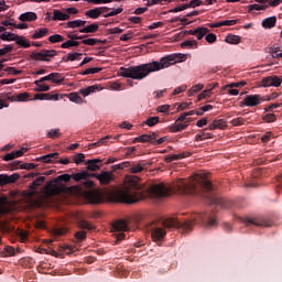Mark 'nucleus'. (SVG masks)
Returning a JSON list of instances; mask_svg holds the SVG:
<instances>
[{"label":"nucleus","mask_w":282,"mask_h":282,"mask_svg":"<svg viewBox=\"0 0 282 282\" xmlns=\"http://www.w3.org/2000/svg\"><path fill=\"white\" fill-rule=\"evenodd\" d=\"M173 191L181 193V195H202L205 191L203 197L208 199L209 204H216L220 208H232L234 205L232 200L221 198L213 192V183L204 174H196L188 181L180 178L175 182Z\"/></svg>","instance_id":"f257e3e1"},{"label":"nucleus","mask_w":282,"mask_h":282,"mask_svg":"<svg viewBox=\"0 0 282 282\" xmlns=\"http://www.w3.org/2000/svg\"><path fill=\"white\" fill-rule=\"evenodd\" d=\"M177 59L173 55L162 57L160 62L153 61L151 63L141 64L138 66H130L128 68H120V76L123 78H131L132 80H144L149 74L153 72H160V69H166L171 65H175Z\"/></svg>","instance_id":"f03ea898"},{"label":"nucleus","mask_w":282,"mask_h":282,"mask_svg":"<svg viewBox=\"0 0 282 282\" xmlns=\"http://www.w3.org/2000/svg\"><path fill=\"white\" fill-rule=\"evenodd\" d=\"M93 177H96V180H98L101 185H107L113 182V176L111 175V172H101L100 174H94L88 172L87 180H85V182L82 183L80 187H78L79 195H82V197H84L86 202H89V204H102V193H100L98 189H85L94 188L95 184L94 181H91Z\"/></svg>","instance_id":"7ed1b4c3"},{"label":"nucleus","mask_w":282,"mask_h":282,"mask_svg":"<svg viewBox=\"0 0 282 282\" xmlns=\"http://www.w3.org/2000/svg\"><path fill=\"white\" fill-rule=\"evenodd\" d=\"M142 186L140 185V177L128 176L126 177L122 188L112 194L113 202L121 204H138L140 199H144L142 195Z\"/></svg>","instance_id":"20e7f679"},{"label":"nucleus","mask_w":282,"mask_h":282,"mask_svg":"<svg viewBox=\"0 0 282 282\" xmlns=\"http://www.w3.org/2000/svg\"><path fill=\"white\" fill-rule=\"evenodd\" d=\"M195 224H203L207 228H213L217 226V218L210 216L209 214H195L193 220L182 221L180 218L173 216L163 220V226L165 228H177L181 232H191Z\"/></svg>","instance_id":"39448f33"},{"label":"nucleus","mask_w":282,"mask_h":282,"mask_svg":"<svg viewBox=\"0 0 282 282\" xmlns=\"http://www.w3.org/2000/svg\"><path fill=\"white\" fill-rule=\"evenodd\" d=\"M89 177V172L82 171L75 174H63L57 176L54 181H51L45 186V195L46 197H54V195H61V193H65L67 187L65 185H59L58 182H70V180H75V182H85Z\"/></svg>","instance_id":"423d86ee"},{"label":"nucleus","mask_w":282,"mask_h":282,"mask_svg":"<svg viewBox=\"0 0 282 282\" xmlns=\"http://www.w3.org/2000/svg\"><path fill=\"white\" fill-rule=\"evenodd\" d=\"M172 189L166 187L163 184H159V185H152L149 191H148V195H150V197H169V195H171Z\"/></svg>","instance_id":"0eeeda50"},{"label":"nucleus","mask_w":282,"mask_h":282,"mask_svg":"<svg viewBox=\"0 0 282 282\" xmlns=\"http://www.w3.org/2000/svg\"><path fill=\"white\" fill-rule=\"evenodd\" d=\"M54 56H56V52L54 50H42L31 54V58L33 61H43L45 63H50Z\"/></svg>","instance_id":"6e6552de"},{"label":"nucleus","mask_w":282,"mask_h":282,"mask_svg":"<svg viewBox=\"0 0 282 282\" xmlns=\"http://www.w3.org/2000/svg\"><path fill=\"white\" fill-rule=\"evenodd\" d=\"M264 100L261 95H248L240 102V107H259Z\"/></svg>","instance_id":"1a4fd4ad"},{"label":"nucleus","mask_w":282,"mask_h":282,"mask_svg":"<svg viewBox=\"0 0 282 282\" xmlns=\"http://www.w3.org/2000/svg\"><path fill=\"white\" fill-rule=\"evenodd\" d=\"M245 226H258L259 228H270L272 221L265 218H245Z\"/></svg>","instance_id":"9d476101"},{"label":"nucleus","mask_w":282,"mask_h":282,"mask_svg":"<svg viewBox=\"0 0 282 282\" xmlns=\"http://www.w3.org/2000/svg\"><path fill=\"white\" fill-rule=\"evenodd\" d=\"M282 85V78L273 75L263 77L261 80V87H279Z\"/></svg>","instance_id":"9b49d317"},{"label":"nucleus","mask_w":282,"mask_h":282,"mask_svg":"<svg viewBox=\"0 0 282 282\" xmlns=\"http://www.w3.org/2000/svg\"><path fill=\"white\" fill-rule=\"evenodd\" d=\"M183 34H189L192 36H215V34L210 33L208 31V28L206 26H200L194 30L184 31Z\"/></svg>","instance_id":"f8f14e48"},{"label":"nucleus","mask_w":282,"mask_h":282,"mask_svg":"<svg viewBox=\"0 0 282 282\" xmlns=\"http://www.w3.org/2000/svg\"><path fill=\"white\" fill-rule=\"evenodd\" d=\"M2 41H15V44H18L19 47L28 48L30 47V41H28L23 36H15V37H8V36H0V43Z\"/></svg>","instance_id":"ddd939ff"},{"label":"nucleus","mask_w":282,"mask_h":282,"mask_svg":"<svg viewBox=\"0 0 282 282\" xmlns=\"http://www.w3.org/2000/svg\"><path fill=\"white\" fill-rule=\"evenodd\" d=\"M63 99V95L52 93H41L34 95V100H61Z\"/></svg>","instance_id":"4468645a"},{"label":"nucleus","mask_w":282,"mask_h":282,"mask_svg":"<svg viewBox=\"0 0 282 282\" xmlns=\"http://www.w3.org/2000/svg\"><path fill=\"white\" fill-rule=\"evenodd\" d=\"M147 166H149V163H144L143 161H140L138 163L130 162V166L128 171L129 173H132V175H135L138 173H142V171H144Z\"/></svg>","instance_id":"2eb2a0df"},{"label":"nucleus","mask_w":282,"mask_h":282,"mask_svg":"<svg viewBox=\"0 0 282 282\" xmlns=\"http://www.w3.org/2000/svg\"><path fill=\"white\" fill-rule=\"evenodd\" d=\"M44 183H45V176H40L36 180H34L32 184L29 186L30 188L29 196L34 197V195H36V189L39 188V186H42Z\"/></svg>","instance_id":"dca6fc26"},{"label":"nucleus","mask_w":282,"mask_h":282,"mask_svg":"<svg viewBox=\"0 0 282 282\" xmlns=\"http://www.w3.org/2000/svg\"><path fill=\"white\" fill-rule=\"evenodd\" d=\"M150 230L153 241H162L166 237V230L163 228L152 227Z\"/></svg>","instance_id":"f3484780"},{"label":"nucleus","mask_w":282,"mask_h":282,"mask_svg":"<svg viewBox=\"0 0 282 282\" xmlns=\"http://www.w3.org/2000/svg\"><path fill=\"white\" fill-rule=\"evenodd\" d=\"M19 177H21V176L17 173H14L12 175L0 174V185L3 186L6 184H14V182H17V180H19Z\"/></svg>","instance_id":"a211bd4d"},{"label":"nucleus","mask_w":282,"mask_h":282,"mask_svg":"<svg viewBox=\"0 0 282 282\" xmlns=\"http://www.w3.org/2000/svg\"><path fill=\"white\" fill-rule=\"evenodd\" d=\"M112 230H115V232H127L129 225L126 220H117L112 224Z\"/></svg>","instance_id":"6ab92c4d"},{"label":"nucleus","mask_w":282,"mask_h":282,"mask_svg":"<svg viewBox=\"0 0 282 282\" xmlns=\"http://www.w3.org/2000/svg\"><path fill=\"white\" fill-rule=\"evenodd\" d=\"M83 39H85V36H70V40L64 42L62 44V47L64 50H67L69 47H76V46L80 45V43L78 41H80Z\"/></svg>","instance_id":"aec40b11"},{"label":"nucleus","mask_w":282,"mask_h":282,"mask_svg":"<svg viewBox=\"0 0 282 282\" xmlns=\"http://www.w3.org/2000/svg\"><path fill=\"white\" fill-rule=\"evenodd\" d=\"M261 26L264 30H272V28L276 26V17L272 15V17L263 19L261 22Z\"/></svg>","instance_id":"412c9836"},{"label":"nucleus","mask_w":282,"mask_h":282,"mask_svg":"<svg viewBox=\"0 0 282 282\" xmlns=\"http://www.w3.org/2000/svg\"><path fill=\"white\" fill-rule=\"evenodd\" d=\"M102 10H109V8L107 7H101V8H95V9H90L88 11H86V17H88V19H98V17H100V14H102Z\"/></svg>","instance_id":"4be33fe9"},{"label":"nucleus","mask_w":282,"mask_h":282,"mask_svg":"<svg viewBox=\"0 0 282 282\" xmlns=\"http://www.w3.org/2000/svg\"><path fill=\"white\" fill-rule=\"evenodd\" d=\"M228 127V124L226 123V120L224 119H218V120H214L208 129L209 131H215V129H226Z\"/></svg>","instance_id":"5701e85b"},{"label":"nucleus","mask_w":282,"mask_h":282,"mask_svg":"<svg viewBox=\"0 0 282 282\" xmlns=\"http://www.w3.org/2000/svg\"><path fill=\"white\" fill-rule=\"evenodd\" d=\"M36 19H37L36 13L32 11L24 12L19 17V21H23V23H25V21H36Z\"/></svg>","instance_id":"b1692460"},{"label":"nucleus","mask_w":282,"mask_h":282,"mask_svg":"<svg viewBox=\"0 0 282 282\" xmlns=\"http://www.w3.org/2000/svg\"><path fill=\"white\" fill-rule=\"evenodd\" d=\"M100 162L99 159L88 160L86 162L87 171H100V165H98Z\"/></svg>","instance_id":"393cba45"},{"label":"nucleus","mask_w":282,"mask_h":282,"mask_svg":"<svg viewBox=\"0 0 282 282\" xmlns=\"http://www.w3.org/2000/svg\"><path fill=\"white\" fill-rule=\"evenodd\" d=\"M69 19V13H64L61 10L53 11V21H67Z\"/></svg>","instance_id":"a878e982"},{"label":"nucleus","mask_w":282,"mask_h":282,"mask_svg":"<svg viewBox=\"0 0 282 282\" xmlns=\"http://www.w3.org/2000/svg\"><path fill=\"white\" fill-rule=\"evenodd\" d=\"M77 226L78 228H82V230H94V225H91L89 221L83 219V218H79L77 220Z\"/></svg>","instance_id":"bb28decb"},{"label":"nucleus","mask_w":282,"mask_h":282,"mask_svg":"<svg viewBox=\"0 0 282 282\" xmlns=\"http://www.w3.org/2000/svg\"><path fill=\"white\" fill-rule=\"evenodd\" d=\"M111 139L110 135H106L101 139H99L97 142L95 143H90L88 145V149H96L97 147H105V144H107V142Z\"/></svg>","instance_id":"cd10ccee"},{"label":"nucleus","mask_w":282,"mask_h":282,"mask_svg":"<svg viewBox=\"0 0 282 282\" xmlns=\"http://www.w3.org/2000/svg\"><path fill=\"white\" fill-rule=\"evenodd\" d=\"M96 91H98V86L93 85V86H88L86 88H82L79 90V94H82V96L87 97L90 94H96Z\"/></svg>","instance_id":"c85d7f7f"},{"label":"nucleus","mask_w":282,"mask_h":282,"mask_svg":"<svg viewBox=\"0 0 282 282\" xmlns=\"http://www.w3.org/2000/svg\"><path fill=\"white\" fill-rule=\"evenodd\" d=\"M188 154L186 153H180V154H170L165 158V162L171 163V162H175L177 160H184V158H187Z\"/></svg>","instance_id":"c756f323"},{"label":"nucleus","mask_w":282,"mask_h":282,"mask_svg":"<svg viewBox=\"0 0 282 282\" xmlns=\"http://www.w3.org/2000/svg\"><path fill=\"white\" fill-rule=\"evenodd\" d=\"M84 45H107V40L88 39L82 41Z\"/></svg>","instance_id":"7c9ffc66"},{"label":"nucleus","mask_w":282,"mask_h":282,"mask_svg":"<svg viewBox=\"0 0 282 282\" xmlns=\"http://www.w3.org/2000/svg\"><path fill=\"white\" fill-rule=\"evenodd\" d=\"M82 34H91L98 32V24L93 23L79 30Z\"/></svg>","instance_id":"2f4dec72"},{"label":"nucleus","mask_w":282,"mask_h":282,"mask_svg":"<svg viewBox=\"0 0 282 282\" xmlns=\"http://www.w3.org/2000/svg\"><path fill=\"white\" fill-rule=\"evenodd\" d=\"M63 98H69L70 102H76V105H80L83 102V97L78 96V93H70L69 95H62Z\"/></svg>","instance_id":"473e14b6"},{"label":"nucleus","mask_w":282,"mask_h":282,"mask_svg":"<svg viewBox=\"0 0 282 282\" xmlns=\"http://www.w3.org/2000/svg\"><path fill=\"white\" fill-rule=\"evenodd\" d=\"M235 23H237V20H223V21L212 24L210 28H221L224 25L230 26V25H235Z\"/></svg>","instance_id":"72a5a7b5"},{"label":"nucleus","mask_w":282,"mask_h":282,"mask_svg":"<svg viewBox=\"0 0 282 282\" xmlns=\"http://www.w3.org/2000/svg\"><path fill=\"white\" fill-rule=\"evenodd\" d=\"M129 166H131V161H124L122 163L112 165L111 169L112 171H124V169H128L129 171Z\"/></svg>","instance_id":"f704fd0d"},{"label":"nucleus","mask_w":282,"mask_h":282,"mask_svg":"<svg viewBox=\"0 0 282 282\" xmlns=\"http://www.w3.org/2000/svg\"><path fill=\"white\" fill-rule=\"evenodd\" d=\"M51 83H54L55 85H61V83L65 82V77L61 75V73H51Z\"/></svg>","instance_id":"c9c22d12"},{"label":"nucleus","mask_w":282,"mask_h":282,"mask_svg":"<svg viewBox=\"0 0 282 282\" xmlns=\"http://www.w3.org/2000/svg\"><path fill=\"white\" fill-rule=\"evenodd\" d=\"M247 83L241 80V82H238V83H230L226 86H223L221 87V91H226V89H235V88H238V87H245Z\"/></svg>","instance_id":"e433bc0d"},{"label":"nucleus","mask_w":282,"mask_h":282,"mask_svg":"<svg viewBox=\"0 0 282 282\" xmlns=\"http://www.w3.org/2000/svg\"><path fill=\"white\" fill-rule=\"evenodd\" d=\"M265 10H268V4H249L248 6V12L265 11Z\"/></svg>","instance_id":"4c0bfd02"},{"label":"nucleus","mask_w":282,"mask_h":282,"mask_svg":"<svg viewBox=\"0 0 282 282\" xmlns=\"http://www.w3.org/2000/svg\"><path fill=\"white\" fill-rule=\"evenodd\" d=\"M181 47L195 50L197 47V42L195 40H186L185 42L181 43Z\"/></svg>","instance_id":"58836bf2"},{"label":"nucleus","mask_w":282,"mask_h":282,"mask_svg":"<svg viewBox=\"0 0 282 282\" xmlns=\"http://www.w3.org/2000/svg\"><path fill=\"white\" fill-rule=\"evenodd\" d=\"M13 166H14V169H18V166H20L21 169H24L25 171H32V169H36V165L34 163L21 164L20 162H14Z\"/></svg>","instance_id":"ea45409f"},{"label":"nucleus","mask_w":282,"mask_h":282,"mask_svg":"<svg viewBox=\"0 0 282 282\" xmlns=\"http://www.w3.org/2000/svg\"><path fill=\"white\" fill-rule=\"evenodd\" d=\"M87 23V21L85 20H73L67 22V28H83V25H85Z\"/></svg>","instance_id":"a19ab883"},{"label":"nucleus","mask_w":282,"mask_h":282,"mask_svg":"<svg viewBox=\"0 0 282 282\" xmlns=\"http://www.w3.org/2000/svg\"><path fill=\"white\" fill-rule=\"evenodd\" d=\"M80 58H83V53H68L66 56V59L63 58V61H80Z\"/></svg>","instance_id":"79ce46f5"},{"label":"nucleus","mask_w":282,"mask_h":282,"mask_svg":"<svg viewBox=\"0 0 282 282\" xmlns=\"http://www.w3.org/2000/svg\"><path fill=\"white\" fill-rule=\"evenodd\" d=\"M225 43H229L230 45H239L241 43V37L239 36H226Z\"/></svg>","instance_id":"37998d69"},{"label":"nucleus","mask_w":282,"mask_h":282,"mask_svg":"<svg viewBox=\"0 0 282 282\" xmlns=\"http://www.w3.org/2000/svg\"><path fill=\"white\" fill-rule=\"evenodd\" d=\"M247 120L242 117L235 118L230 121V124L232 127H242V124H246Z\"/></svg>","instance_id":"c03bdc74"},{"label":"nucleus","mask_w":282,"mask_h":282,"mask_svg":"<svg viewBox=\"0 0 282 282\" xmlns=\"http://www.w3.org/2000/svg\"><path fill=\"white\" fill-rule=\"evenodd\" d=\"M202 89H204V85H202V84L194 85L189 89L188 96H195V94H198V91H202Z\"/></svg>","instance_id":"a18cd8bd"},{"label":"nucleus","mask_w":282,"mask_h":282,"mask_svg":"<svg viewBox=\"0 0 282 282\" xmlns=\"http://www.w3.org/2000/svg\"><path fill=\"white\" fill-rule=\"evenodd\" d=\"M262 120L264 121V122H276V115H274V113H267V115H264V116H262Z\"/></svg>","instance_id":"49530a36"},{"label":"nucleus","mask_w":282,"mask_h":282,"mask_svg":"<svg viewBox=\"0 0 282 282\" xmlns=\"http://www.w3.org/2000/svg\"><path fill=\"white\" fill-rule=\"evenodd\" d=\"M15 96H17L18 102H28V100L30 98V94H28V93H21Z\"/></svg>","instance_id":"de8ad7c7"},{"label":"nucleus","mask_w":282,"mask_h":282,"mask_svg":"<svg viewBox=\"0 0 282 282\" xmlns=\"http://www.w3.org/2000/svg\"><path fill=\"white\" fill-rule=\"evenodd\" d=\"M158 122H160V117H150L147 119L145 124H148V127H155Z\"/></svg>","instance_id":"09e8293b"},{"label":"nucleus","mask_w":282,"mask_h":282,"mask_svg":"<svg viewBox=\"0 0 282 282\" xmlns=\"http://www.w3.org/2000/svg\"><path fill=\"white\" fill-rule=\"evenodd\" d=\"M75 239L77 242L84 241V239H87V232L83 230L75 232Z\"/></svg>","instance_id":"8fccbe9b"},{"label":"nucleus","mask_w":282,"mask_h":282,"mask_svg":"<svg viewBox=\"0 0 282 282\" xmlns=\"http://www.w3.org/2000/svg\"><path fill=\"white\" fill-rule=\"evenodd\" d=\"M6 257H14L17 254V251L11 246H7L3 249Z\"/></svg>","instance_id":"3c124183"},{"label":"nucleus","mask_w":282,"mask_h":282,"mask_svg":"<svg viewBox=\"0 0 282 282\" xmlns=\"http://www.w3.org/2000/svg\"><path fill=\"white\" fill-rule=\"evenodd\" d=\"M123 11L122 7H119L117 9H112L111 11H109L107 14H105L104 17H116L118 14H121V12Z\"/></svg>","instance_id":"603ef678"},{"label":"nucleus","mask_w":282,"mask_h":282,"mask_svg":"<svg viewBox=\"0 0 282 282\" xmlns=\"http://www.w3.org/2000/svg\"><path fill=\"white\" fill-rule=\"evenodd\" d=\"M47 34H50V30L47 28H42V29H39L37 31H35L33 36H45Z\"/></svg>","instance_id":"864d4df0"},{"label":"nucleus","mask_w":282,"mask_h":282,"mask_svg":"<svg viewBox=\"0 0 282 282\" xmlns=\"http://www.w3.org/2000/svg\"><path fill=\"white\" fill-rule=\"evenodd\" d=\"M149 134H142L140 137H137L134 140H133V144H135V142H142L143 144L147 143V142H150L149 141Z\"/></svg>","instance_id":"5fc2aeb1"},{"label":"nucleus","mask_w":282,"mask_h":282,"mask_svg":"<svg viewBox=\"0 0 282 282\" xmlns=\"http://www.w3.org/2000/svg\"><path fill=\"white\" fill-rule=\"evenodd\" d=\"M4 72H8V74H13V76H19V74H23V70H19L14 67H7Z\"/></svg>","instance_id":"6e6d98bb"},{"label":"nucleus","mask_w":282,"mask_h":282,"mask_svg":"<svg viewBox=\"0 0 282 282\" xmlns=\"http://www.w3.org/2000/svg\"><path fill=\"white\" fill-rule=\"evenodd\" d=\"M212 89H206L202 94L198 95V100H204V98H210Z\"/></svg>","instance_id":"4d7b16f0"},{"label":"nucleus","mask_w":282,"mask_h":282,"mask_svg":"<svg viewBox=\"0 0 282 282\" xmlns=\"http://www.w3.org/2000/svg\"><path fill=\"white\" fill-rule=\"evenodd\" d=\"M65 232H67V229H65V228H56L53 230L54 237H63V235H65Z\"/></svg>","instance_id":"13d9d810"},{"label":"nucleus","mask_w":282,"mask_h":282,"mask_svg":"<svg viewBox=\"0 0 282 282\" xmlns=\"http://www.w3.org/2000/svg\"><path fill=\"white\" fill-rule=\"evenodd\" d=\"M12 51V45H4V47L0 48V56H6V54H10Z\"/></svg>","instance_id":"bf43d9fd"},{"label":"nucleus","mask_w":282,"mask_h":282,"mask_svg":"<svg viewBox=\"0 0 282 282\" xmlns=\"http://www.w3.org/2000/svg\"><path fill=\"white\" fill-rule=\"evenodd\" d=\"M188 87L186 85H182V86H178L176 87L174 90H173V95L174 96H177V94H184V91L187 89Z\"/></svg>","instance_id":"052dcab7"},{"label":"nucleus","mask_w":282,"mask_h":282,"mask_svg":"<svg viewBox=\"0 0 282 282\" xmlns=\"http://www.w3.org/2000/svg\"><path fill=\"white\" fill-rule=\"evenodd\" d=\"M37 89L36 91H50V86L43 84V83H39V84H35Z\"/></svg>","instance_id":"680f3d73"},{"label":"nucleus","mask_w":282,"mask_h":282,"mask_svg":"<svg viewBox=\"0 0 282 282\" xmlns=\"http://www.w3.org/2000/svg\"><path fill=\"white\" fill-rule=\"evenodd\" d=\"M187 8H199L202 6V0H192L189 3H185Z\"/></svg>","instance_id":"e2e57ef3"},{"label":"nucleus","mask_w":282,"mask_h":282,"mask_svg":"<svg viewBox=\"0 0 282 282\" xmlns=\"http://www.w3.org/2000/svg\"><path fill=\"white\" fill-rule=\"evenodd\" d=\"M0 36H17V34L7 32L6 28L0 24Z\"/></svg>","instance_id":"0e129e2a"},{"label":"nucleus","mask_w":282,"mask_h":282,"mask_svg":"<svg viewBox=\"0 0 282 282\" xmlns=\"http://www.w3.org/2000/svg\"><path fill=\"white\" fill-rule=\"evenodd\" d=\"M75 164H80V162H85V154L78 153L74 156Z\"/></svg>","instance_id":"69168bd1"},{"label":"nucleus","mask_w":282,"mask_h":282,"mask_svg":"<svg viewBox=\"0 0 282 282\" xmlns=\"http://www.w3.org/2000/svg\"><path fill=\"white\" fill-rule=\"evenodd\" d=\"M279 107H282V102H280V104H272L270 106H267L264 108V111H274V109H279Z\"/></svg>","instance_id":"338daca9"},{"label":"nucleus","mask_w":282,"mask_h":282,"mask_svg":"<svg viewBox=\"0 0 282 282\" xmlns=\"http://www.w3.org/2000/svg\"><path fill=\"white\" fill-rule=\"evenodd\" d=\"M122 32H124V30L120 28H112L108 30V34H121Z\"/></svg>","instance_id":"774afa93"}]
</instances>
